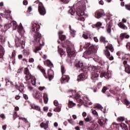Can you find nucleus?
<instances>
[{
    "label": "nucleus",
    "mask_w": 130,
    "mask_h": 130,
    "mask_svg": "<svg viewBox=\"0 0 130 130\" xmlns=\"http://www.w3.org/2000/svg\"><path fill=\"white\" fill-rule=\"evenodd\" d=\"M40 29V25L37 23H32L31 32L32 34L34 41L36 42H40L41 38H42V35L39 32V29Z\"/></svg>",
    "instance_id": "1"
},
{
    "label": "nucleus",
    "mask_w": 130,
    "mask_h": 130,
    "mask_svg": "<svg viewBox=\"0 0 130 130\" xmlns=\"http://www.w3.org/2000/svg\"><path fill=\"white\" fill-rule=\"evenodd\" d=\"M38 69L42 73L43 75L44 76L46 79H49V81H51L53 79V75H54V72L53 70L50 69L47 71V75H46V72H45V70H44L42 67L39 66Z\"/></svg>",
    "instance_id": "2"
},
{
    "label": "nucleus",
    "mask_w": 130,
    "mask_h": 130,
    "mask_svg": "<svg viewBox=\"0 0 130 130\" xmlns=\"http://www.w3.org/2000/svg\"><path fill=\"white\" fill-rule=\"evenodd\" d=\"M91 70L92 72L91 73V79L92 80H95V79H96V78H98V77H99V74L100 73V72H98V69L96 67H92Z\"/></svg>",
    "instance_id": "3"
},
{
    "label": "nucleus",
    "mask_w": 130,
    "mask_h": 130,
    "mask_svg": "<svg viewBox=\"0 0 130 130\" xmlns=\"http://www.w3.org/2000/svg\"><path fill=\"white\" fill-rule=\"evenodd\" d=\"M38 11L39 12L40 15L41 16H44L46 14V10L43 6L42 3H40L38 5Z\"/></svg>",
    "instance_id": "4"
},
{
    "label": "nucleus",
    "mask_w": 130,
    "mask_h": 130,
    "mask_svg": "<svg viewBox=\"0 0 130 130\" xmlns=\"http://www.w3.org/2000/svg\"><path fill=\"white\" fill-rule=\"evenodd\" d=\"M95 52V47L93 45H91L89 47L88 50L85 51L83 53L84 57H86V56H88V55H90V54H92L93 52Z\"/></svg>",
    "instance_id": "5"
},
{
    "label": "nucleus",
    "mask_w": 130,
    "mask_h": 130,
    "mask_svg": "<svg viewBox=\"0 0 130 130\" xmlns=\"http://www.w3.org/2000/svg\"><path fill=\"white\" fill-rule=\"evenodd\" d=\"M76 68H77L78 70H79V72H82L84 73L86 72V69H85V66H84V64L83 62H78L75 64Z\"/></svg>",
    "instance_id": "6"
},
{
    "label": "nucleus",
    "mask_w": 130,
    "mask_h": 130,
    "mask_svg": "<svg viewBox=\"0 0 130 130\" xmlns=\"http://www.w3.org/2000/svg\"><path fill=\"white\" fill-rule=\"evenodd\" d=\"M15 42L16 47H20V46H23V45L25 44L24 41H21L20 38L16 37L15 39Z\"/></svg>",
    "instance_id": "7"
},
{
    "label": "nucleus",
    "mask_w": 130,
    "mask_h": 130,
    "mask_svg": "<svg viewBox=\"0 0 130 130\" xmlns=\"http://www.w3.org/2000/svg\"><path fill=\"white\" fill-rule=\"evenodd\" d=\"M94 16L97 19H100L101 17L105 16V13H104V11L103 10L97 11L95 12Z\"/></svg>",
    "instance_id": "8"
},
{
    "label": "nucleus",
    "mask_w": 130,
    "mask_h": 130,
    "mask_svg": "<svg viewBox=\"0 0 130 130\" xmlns=\"http://www.w3.org/2000/svg\"><path fill=\"white\" fill-rule=\"evenodd\" d=\"M66 50L69 57H75L76 56V52L74 51H72L71 48L68 47Z\"/></svg>",
    "instance_id": "9"
},
{
    "label": "nucleus",
    "mask_w": 130,
    "mask_h": 130,
    "mask_svg": "<svg viewBox=\"0 0 130 130\" xmlns=\"http://www.w3.org/2000/svg\"><path fill=\"white\" fill-rule=\"evenodd\" d=\"M69 81H70V76H69V75H66L64 74L62 75V77L61 78V84L69 83Z\"/></svg>",
    "instance_id": "10"
},
{
    "label": "nucleus",
    "mask_w": 130,
    "mask_h": 130,
    "mask_svg": "<svg viewBox=\"0 0 130 130\" xmlns=\"http://www.w3.org/2000/svg\"><path fill=\"white\" fill-rule=\"evenodd\" d=\"M49 121H46V122H42L40 123V126L41 128H44L45 130H47V128L49 127Z\"/></svg>",
    "instance_id": "11"
},
{
    "label": "nucleus",
    "mask_w": 130,
    "mask_h": 130,
    "mask_svg": "<svg viewBox=\"0 0 130 130\" xmlns=\"http://www.w3.org/2000/svg\"><path fill=\"white\" fill-rule=\"evenodd\" d=\"M38 43H40V45L36 47L35 50V53H37V52H38L39 50H41V46H44V42H43V41H42V42H41V40H40V42H38Z\"/></svg>",
    "instance_id": "12"
},
{
    "label": "nucleus",
    "mask_w": 130,
    "mask_h": 130,
    "mask_svg": "<svg viewBox=\"0 0 130 130\" xmlns=\"http://www.w3.org/2000/svg\"><path fill=\"white\" fill-rule=\"evenodd\" d=\"M100 76L101 78L104 77L106 79H109L111 77V74L108 72H102Z\"/></svg>",
    "instance_id": "13"
},
{
    "label": "nucleus",
    "mask_w": 130,
    "mask_h": 130,
    "mask_svg": "<svg viewBox=\"0 0 130 130\" xmlns=\"http://www.w3.org/2000/svg\"><path fill=\"white\" fill-rule=\"evenodd\" d=\"M61 45L62 47L66 48V50L68 49V47L71 48V47H70V45H71V42L69 41L66 40L65 42H62Z\"/></svg>",
    "instance_id": "14"
},
{
    "label": "nucleus",
    "mask_w": 130,
    "mask_h": 130,
    "mask_svg": "<svg viewBox=\"0 0 130 130\" xmlns=\"http://www.w3.org/2000/svg\"><path fill=\"white\" fill-rule=\"evenodd\" d=\"M128 38H129V35L126 32L121 33L120 35V39L121 41L124 39H128Z\"/></svg>",
    "instance_id": "15"
},
{
    "label": "nucleus",
    "mask_w": 130,
    "mask_h": 130,
    "mask_svg": "<svg viewBox=\"0 0 130 130\" xmlns=\"http://www.w3.org/2000/svg\"><path fill=\"white\" fill-rule=\"evenodd\" d=\"M116 55L119 56V58H120L122 60L125 59V53L124 52L118 51L116 53Z\"/></svg>",
    "instance_id": "16"
},
{
    "label": "nucleus",
    "mask_w": 130,
    "mask_h": 130,
    "mask_svg": "<svg viewBox=\"0 0 130 130\" xmlns=\"http://www.w3.org/2000/svg\"><path fill=\"white\" fill-rule=\"evenodd\" d=\"M104 53L107 56V58H109L110 60H113V59H114V58L112 56L110 57V52H109L108 49L105 50Z\"/></svg>",
    "instance_id": "17"
},
{
    "label": "nucleus",
    "mask_w": 130,
    "mask_h": 130,
    "mask_svg": "<svg viewBox=\"0 0 130 130\" xmlns=\"http://www.w3.org/2000/svg\"><path fill=\"white\" fill-rule=\"evenodd\" d=\"M58 52L59 53L61 57H64L66 56V52L61 48H59V46H58Z\"/></svg>",
    "instance_id": "18"
},
{
    "label": "nucleus",
    "mask_w": 130,
    "mask_h": 130,
    "mask_svg": "<svg viewBox=\"0 0 130 130\" xmlns=\"http://www.w3.org/2000/svg\"><path fill=\"white\" fill-rule=\"evenodd\" d=\"M85 78H86V75H85L84 73H81L78 76L77 81H78L79 82L81 81H84Z\"/></svg>",
    "instance_id": "19"
},
{
    "label": "nucleus",
    "mask_w": 130,
    "mask_h": 130,
    "mask_svg": "<svg viewBox=\"0 0 130 130\" xmlns=\"http://www.w3.org/2000/svg\"><path fill=\"white\" fill-rule=\"evenodd\" d=\"M44 62L45 66H47V67H49V68H50V69H51V68H53V64L52 63V62H51V61H50V60L48 59L45 61Z\"/></svg>",
    "instance_id": "20"
},
{
    "label": "nucleus",
    "mask_w": 130,
    "mask_h": 130,
    "mask_svg": "<svg viewBox=\"0 0 130 130\" xmlns=\"http://www.w3.org/2000/svg\"><path fill=\"white\" fill-rule=\"evenodd\" d=\"M111 27H112V20H110L109 21L108 27L107 28V31L109 34L111 33Z\"/></svg>",
    "instance_id": "21"
},
{
    "label": "nucleus",
    "mask_w": 130,
    "mask_h": 130,
    "mask_svg": "<svg viewBox=\"0 0 130 130\" xmlns=\"http://www.w3.org/2000/svg\"><path fill=\"white\" fill-rule=\"evenodd\" d=\"M100 42H101V43H104V44H105V43H108V41L106 40V38L102 36L100 38Z\"/></svg>",
    "instance_id": "22"
},
{
    "label": "nucleus",
    "mask_w": 130,
    "mask_h": 130,
    "mask_svg": "<svg viewBox=\"0 0 130 130\" xmlns=\"http://www.w3.org/2000/svg\"><path fill=\"white\" fill-rule=\"evenodd\" d=\"M41 94L40 92H39V91H36V92H35V93L33 94V96L34 97V98H35V99H40V96H41Z\"/></svg>",
    "instance_id": "23"
},
{
    "label": "nucleus",
    "mask_w": 130,
    "mask_h": 130,
    "mask_svg": "<svg viewBox=\"0 0 130 130\" xmlns=\"http://www.w3.org/2000/svg\"><path fill=\"white\" fill-rule=\"evenodd\" d=\"M98 123L101 125V126H103L106 123V120L103 119H99L98 121Z\"/></svg>",
    "instance_id": "24"
},
{
    "label": "nucleus",
    "mask_w": 130,
    "mask_h": 130,
    "mask_svg": "<svg viewBox=\"0 0 130 130\" xmlns=\"http://www.w3.org/2000/svg\"><path fill=\"white\" fill-rule=\"evenodd\" d=\"M76 14L77 15L79 16V17L81 16H84V15H85V11L82 9H79L77 11Z\"/></svg>",
    "instance_id": "25"
},
{
    "label": "nucleus",
    "mask_w": 130,
    "mask_h": 130,
    "mask_svg": "<svg viewBox=\"0 0 130 130\" xmlns=\"http://www.w3.org/2000/svg\"><path fill=\"white\" fill-rule=\"evenodd\" d=\"M43 99L45 104H47V103L48 102V95L47 93H44L43 94Z\"/></svg>",
    "instance_id": "26"
},
{
    "label": "nucleus",
    "mask_w": 130,
    "mask_h": 130,
    "mask_svg": "<svg viewBox=\"0 0 130 130\" xmlns=\"http://www.w3.org/2000/svg\"><path fill=\"white\" fill-rule=\"evenodd\" d=\"M118 26H119V27L121 28V29H123L124 30H126V29H127V27H126V26H125V25H124V24L122 23V22L119 23Z\"/></svg>",
    "instance_id": "27"
},
{
    "label": "nucleus",
    "mask_w": 130,
    "mask_h": 130,
    "mask_svg": "<svg viewBox=\"0 0 130 130\" xmlns=\"http://www.w3.org/2000/svg\"><path fill=\"white\" fill-rule=\"evenodd\" d=\"M106 48L109 49L111 52H113V51H114V49L113 48V46H112V45L110 44H109L108 46L106 47Z\"/></svg>",
    "instance_id": "28"
},
{
    "label": "nucleus",
    "mask_w": 130,
    "mask_h": 130,
    "mask_svg": "<svg viewBox=\"0 0 130 130\" xmlns=\"http://www.w3.org/2000/svg\"><path fill=\"white\" fill-rule=\"evenodd\" d=\"M4 54H5V50L2 47H0V58H3L4 56Z\"/></svg>",
    "instance_id": "29"
},
{
    "label": "nucleus",
    "mask_w": 130,
    "mask_h": 130,
    "mask_svg": "<svg viewBox=\"0 0 130 130\" xmlns=\"http://www.w3.org/2000/svg\"><path fill=\"white\" fill-rule=\"evenodd\" d=\"M18 29V33H22V31L24 30V27H23V26L22 25V23H20V25L18 26V27H17Z\"/></svg>",
    "instance_id": "30"
},
{
    "label": "nucleus",
    "mask_w": 130,
    "mask_h": 130,
    "mask_svg": "<svg viewBox=\"0 0 130 130\" xmlns=\"http://www.w3.org/2000/svg\"><path fill=\"white\" fill-rule=\"evenodd\" d=\"M74 106H76V104L73 102V101H70L68 103V107L72 108V107H74Z\"/></svg>",
    "instance_id": "31"
},
{
    "label": "nucleus",
    "mask_w": 130,
    "mask_h": 130,
    "mask_svg": "<svg viewBox=\"0 0 130 130\" xmlns=\"http://www.w3.org/2000/svg\"><path fill=\"white\" fill-rule=\"evenodd\" d=\"M26 76L25 77V79L26 81H29V80H30V79H32V75H31V73H29L28 74H25Z\"/></svg>",
    "instance_id": "32"
},
{
    "label": "nucleus",
    "mask_w": 130,
    "mask_h": 130,
    "mask_svg": "<svg viewBox=\"0 0 130 130\" xmlns=\"http://www.w3.org/2000/svg\"><path fill=\"white\" fill-rule=\"evenodd\" d=\"M11 27H12V23H7L5 25L4 29L7 31V30L10 29Z\"/></svg>",
    "instance_id": "33"
},
{
    "label": "nucleus",
    "mask_w": 130,
    "mask_h": 130,
    "mask_svg": "<svg viewBox=\"0 0 130 130\" xmlns=\"http://www.w3.org/2000/svg\"><path fill=\"white\" fill-rule=\"evenodd\" d=\"M11 24H13V25L14 30H16V29H18L19 26L18 25V24L16 21H14L13 22L11 23Z\"/></svg>",
    "instance_id": "34"
},
{
    "label": "nucleus",
    "mask_w": 130,
    "mask_h": 130,
    "mask_svg": "<svg viewBox=\"0 0 130 130\" xmlns=\"http://www.w3.org/2000/svg\"><path fill=\"white\" fill-rule=\"evenodd\" d=\"M68 13L71 14L72 16H74V14L76 13V9L72 8L69 10Z\"/></svg>",
    "instance_id": "35"
},
{
    "label": "nucleus",
    "mask_w": 130,
    "mask_h": 130,
    "mask_svg": "<svg viewBox=\"0 0 130 130\" xmlns=\"http://www.w3.org/2000/svg\"><path fill=\"white\" fill-rule=\"evenodd\" d=\"M125 72L127 73V74H130V66H126L125 67Z\"/></svg>",
    "instance_id": "36"
},
{
    "label": "nucleus",
    "mask_w": 130,
    "mask_h": 130,
    "mask_svg": "<svg viewBox=\"0 0 130 130\" xmlns=\"http://www.w3.org/2000/svg\"><path fill=\"white\" fill-rule=\"evenodd\" d=\"M91 113H92V114H93V115H95V116L97 118H98V117H99L98 113L97 112V111H96V110L92 109Z\"/></svg>",
    "instance_id": "37"
},
{
    "label": "nucleus",
    "mask_w": 130,
    "mask_h": 130,
    "mask_svg": "<svg viewBox=\"0 0 130 130\" xmlns=\"http://www.w3.org/2000/svg\"><path fill=\"white\" fill-rule=\"evenodd\" d=\"M23 73L24 75H28V74H30V71H29V69L28 68H25L24 69Z\"/></svg>",
    "instance_id": "38"
},
{
    "label": "nucleus",
    "mask_w": 130,
    "mask_h": 130,
    "mask_svg": "<svg viewBox=\"0 0 130 130\" xmlns=\"http://www.w3.org/2000/svg\"><path fill=\"white\" fill-rule=\"evenodd\" d=\"M59 38L61 40L62 42H63V41H64L66 39L67 37L64 35H61L59 36Z\"/></svg>",
    "instance_id": "39"
},
{
    "label": "nucleus",
    "mask_w": 130,
    "mask_h": 130,
    "mask_svg": "<svg viewBox=\"0 0 130 130\" xmlns=\"http://www.w3.org/2000/svg\"><path fill=\"white\" fill-rule=\"evenodd\" d=\"M31 108L32 109H36V110H38V111H40V107L36 106H31Z\"/></svg>",
    "instance_id": "40"
},
{
    "label": "nucleus",
    "mask_w": 130,
    "mask_h": 130,
    "mask_svg": "<svg viewBox=\"0 0 130 130\" xmlns=\"http://www.w3.org/2000/svg\"><path fill=\"white\" fill-rule=\"evenodd\" d=\"M61 73L62 75H64V73H66V69H64V67H63V66H61Z\"/></svg>",
    "instance_id": "41"
},
{
    "label": "nucleus",
    "mask_w": 130,
    "mask_h": 130,
    "mask_svg": "<svg viewBox=\"0 0 130 130\" xmlns=\"http://www.w3.org/2000/svg\"><path fill=\"white\" fill-rule=\"evenodd\" d=\"M23 90H24V84H21L19 86V88L18 90H19L20 92H22V91H23Z\"/></svg>",
    "instance_id": "42"
},
{
    "label": "nucleus",
    "mask_w": 130,
    "mask_h": 130,
    "mask_svg": "<svg viewBox=\"0 0 130 130\" xmlns=\"http://www.w3.org/2000/svg\"><path fill=\"white\" fill-rule=\"evenodd\" d=\"M121 127H122V128H124V129H127V126L126 125V124H124V123H122L120 125Z\"/></svg>",
    "instance_id": "43"
},
{
    "label": "nucleus",
    "mask_w": 130,
    "mask_h": 130,
    "mask_svg": "<svg viewBox=\"0 0 130 130\" xmlns=\"http://www.w3.org/2000/svg\"><path fill=\"white\" fill-rule=\"evenodd\" d=\"M125 118L124 117H119L117 118L118 121H124Z\"/></svg>",
    "instance_id": "44"
},
{
    "label": "nucleus",
    "mask_w": 130,
    "mask_h": 130,
    "mask_svg": "<svg viewBox=\"0 0 130 130\" xmlns=\"http://www.w3.org/2000/svg\"><path fill=\"white\" fill-rule=\"evenodd\" d=\"M124 102L127 106H128V105H129V104H130L129 101H128V100H127V99H124Z\"/></svg>",
    "instance_id": "45"
},
{
    "label": "nucleus",
    "mask_w": 130,
    "mask_h": 130,
    "mask_svg": "<svg viewBox=\"0 0 130 130\" xmlns=\"http://www.w3.org/2000/svg\"><path fill=\"white\" fill-rule=\"evenodd\" d=\"M96 28H99V27H101L102 26V23L101 22H98L96 24Z\"/></svg>",
    "instance_id": "46"
},
{
    "label": "nucleus",
    "mask_w": 130,
    "mask_h": 130,
    "mask_svg": "<svg viewBox=\"0 0 130 130\" xmlns=\"http://www.w3.org/2000/svg\"><path fill=\"white\" fill-rule=\"evenodd\" d=\"M84 120L87 122H89V121H91V120H92V118L91 117H87L86 118L84 119Z\"/></svg>",
    "instance_id": "47"
},
{
    "label": "nucleus",
    "mask_w": 130,
    "mask_h": 130,
    "mask_svg": "<svg viewBox=\"0 0 130 130\" xmlns=\"http://www.w3.org/2000/svg\"><path fill=\"white\" fill-rule=\"evenodd\" d=\"M60 2L63 3V4H69L70 3V0H59Z\"/></svg>",
    "instance_id": "48"
},
{
    "label": "nucleus",
    "mask_w": 130,
    "mask_h": 130,
    "mask_svg": "<svg viewBox=\"0 0 130 130\" xmlns=\"http://www.w3.org/2000/svg\"><path fill=\"white\" fill-rule=\"evenodd\" d=\"M123 64L124 65V68H125V67H127L128 66H129L127 64V61H126V60H123Z\"/></svg>",
    "instance_id": "49"
},
{
    "label": "nucleus",
    "mask_w": 130,
    "mask_h": 130,
    "mask_svg": "<svg viewBox=\"0 0 130 130\" xmlns=\"http://www.w3.org/2000/svg\"><path fill=\"white\" fill-rule=\"evenodd\" d=\"M70 33H71V34H72V36H73V37H74L75 34H76V31H75V30H74V29H71V30H70Z\"/></svg>",
    "instance_id": "50"
},
{
    "label": "nucleus",
    "mask_w": 130,
    "mask_h": 130,
    "mask_svg": "<svg viewBox=\"0 0 130 130\" xmlns=\"http://www.w3.org/2000/svg\"><path fill=\"white\" fill-rule=\"evenodd\" d=\"M54 111H55V112H59L60 111V108H56L55 109H54Z\"/></svg>",
    "instance_id": "51"
},
{
    "label": "nucleus",
    "mask_w": 130,
    "mask_h": 130,
    "mask_svg": "<svg viewBox=\"0 0 130 130\" xmlns=\"http://www.w3.org/2000/svg\"><path fill=\"white\" fill-rule=\"evenodd\" d=\"M106 90H107V87L104 86L102 90V92L103 93H105V92H106Z\"/></svg>",
    "instance_id": "52"
},
{
    "label": "nucleus",
    "mask_w": 130,
    "mask_h": 130,
    "mask_svg": "<svg viewBox=\"0 0 130 130\" xmlns=\"http://www.w3.org/2000/svg\"><path fill=\"white\" fill-rule=\"evenodd\" d=\"M125 59H128V58H130V54L129 53L125 54Z\"/></svg>",
    "instance_id": "53"
},
{
    "label": "nucleus",
    "mask_w": 130,
    "mask_h": 130,
    "mask_svg": "<svg viewBox=\"0 0 130 130\" xmlns=\"http://www.w3.org/2000/svg\"><path fill=\"white\" fill-rule=\"evenodd\" d=\"M91 46V44L90 43H87L86 45H85V47L86 48H90V47Z\"/></svg>",
    "instance_id": "54"
},
{
    "label": "nucleus",
    "mask_w": 130,
    "mask_h": 130,
    "mask_svg": "<svg viewBox=\"0 0 130 130\" xmlns=\"http://www.w3.org/2000/svg\"><path fill=\"white\" fill-rule=\"evenodd\" d=\"M78 21H82V22H84L85 21V18L83 17H79L78 19Z\"/></svg>",
    "instance_id": "55"
},
{
    "label": "nucleus",
    "mask_w": 130,
    "mask_h": 130,
    "mask_svg": "<svg viewBox=\"0 0 130 130\" xmlns=\"http://www.w3.org/2000/svg\"><path fill=\"white\" fill-rule=\"evenodd\" d=\"M125 7L126 8V10L130 11V4L125 5Z\"/></svg>",
    "instance_id": "56"
},
{
    "label": "nucleus",
    "mask_w": 130,
    "mask_h": 130,
    "mask_svg": "<svg viewBox=\"0 0 130 130\" xmlns=\"http://www.w3.org/2000/svg\"><path fill=\"white\" fill-rule=\"evenodd\" d=\"M126 47L127 49H128L129 50H130V43H127L126 45Z\"/></svg>",
    "instance_id": "57"
},
{
    "label": "nucleus",
    "mask_w": 130,
    "mask_h": 130,
    "mask_svg": "<svg viewBox=\"0 0 130 130\" xmlns=\"http://www.w3.org/2000/svg\"><path fill=\"white\" fill-rule=\"evenodd\" d=\"M19 119H22V120H25V122L27 123L28 122V121L27 120V119H26L25 118H22V117H19Z\"/></svg>",
    "instance_id": "58"
},
{
    "label": "nucleus",
    "mask_w": 130,
    "mask_h": 130,
    "mask_svg": "<svg viewBox=\"0 0 130 130\" xmlns=\"http://www.w3.org/2000/svg\"><path fill=\"white\" fill-rule=\"evenodd\" d=\"M54 105H55V106H58V102H57V100H55L54 101Z\"/></svg>",
    "instance_id": "59"
},
{
    "label": "nucleus",
    "mask_w": 130,
    "mask_h": 130,
    "mask_svg": "<svg viewBox=\"0 0 130 130\" xmlns=\"http://www.w3.org/2000/svg\"><path fill=\"white\" fill-rule=\"evenodd\" d=\"M94 108H98L99 109H103V108L102 107V106H101V105H98L95 107H94Z\"/></svg>",
    "instance_id": "60"
},
{
    "label": "nucleus",
    "mask_w": 130,
    "mask_h": 130,
    "mask_svg": "<svg viewBox=\"0 0 130 130\" xmlns=\"http://www.w3.org/2000/svg\"><path fill=\"white\" fill-rule=\"evenodd\" d=\"M83 38H84V39H88V36L85 34H84L83 35H82Z\"/></svg>",
    "instance_id": "61"
},
{
    "label": "nucleus",
    "mask_w": 130,
    "mask_h": 130,
    "mask_svg": "<svg viewBox=\"0 0 130 130\" xmlns=\"http://www.w3.org/2000/svg\"><path fill=\"white\" fill-rule=\"evenodd\" d=\"M23 4L24 5V6H26V5H28V1H27V0H24Z\"/></svg>",
    "instance_id": "62"
},
{
    "label": "nucleus",
    "mask_w": 130,
    "mask_h": 130,
    "mask_svg": "<svg viewBox=\"0 0 130 130\" xmlns=\"http://www.w3.org/2000/svg\"><path fill=\"white\" fill-rule=\"evenodd\" d=\"M68 122H69V123H71V124H73V123H74L72 119H68Z\"/></svg>",
    "instance_id": "63"
},
{
    "label": "nucleus",
    "mask_w": 130,
    "mask_h": 130,
    "mask_svg": "<svg viewBox=\"0 0 130 130\" xmlns=\"http://www.w3.org/2000/svg\"><path fill=\"white\" fill-rule=\"evenodd\" d=\"M13 117L14 119H16V118L17 117V112H14V114H13Z\"/></svg>",
    "instance_id": "64"
}]
</instances>
